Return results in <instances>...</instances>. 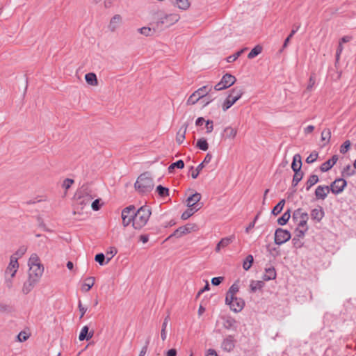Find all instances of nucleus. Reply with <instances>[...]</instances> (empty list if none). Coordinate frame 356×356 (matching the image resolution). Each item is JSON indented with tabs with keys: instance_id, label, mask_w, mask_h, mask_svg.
Returning a JSON list of instances; mask_svg holds the SVG:
<instances>
[{
	"instance_id": "nucleus-1",
	"label": "nucleus",
	"mask_w": 356,
	"mask_h": 356,
	"mask_svg": "<svg viewBox=\"0 0 356 356\" xmlns=\"http://www.w3.org/2000/svg\"><path fill=\"white\" fill-rule=\"evenodd\" d=\"M309 220L308 213L302 209H298L294 211L292 216V220L296 225V236L303 238L309 229L307 222Z\"/></svg>"
},
{
	"instance_id": "nucleus-2",
	"label": "nucleus",
	"mask_w": 356,
	"mask_h": 356,
	"mask_svg": "<svg viewBox=\"0 0 356 356\" xmlns=\"http://www.w3.org/2000/svg\"><path fill=\"white\" fill-rule=\"evenodd\" d=\"M28 266V277L39 282L44 273V266L37 254L33 253L30 256Z\"/></svg>"
},
{
	"instance_id": "nucleus-3",
	"label": "nucleus",
	"mask_w": 356,
	"mask_h": 356,
	"mask_svg": "<svg viewBox=\"0 0 356 356\" xmlns=\"http://www.w3.org/2000/svg\"><path fill=\"white\" fill-rule=\"evenodd\" d=\"M151 214V209L147 206H142L136 211H134V219H132L133 228L140 230L147 225Z\"/></svg>"
},
{
	"instance_id": "nucleus-4",
	"label": "nucleus",
	"mask_w": 356,
	"mask_h": 356,
	"mask_svg": "<svg viewBox=\"0 0 356 356\" xmlns=\"http://www.w3.org/2000/svg\"><path fill=\"white\" fill-rule=\"evenodd\" d=\"M19 265L17 261V257L15 256H11L10 258V262L5 271L6 284L8 288H11L13 286V280L19 269Z\"/></svg>"
},
{
	"instance_id": "nucleus-5",
	"label": "nucleus",
	"mask_w": 356,
	"mask_h": 356,
	"mask_svg": "<svg viewBox=\"0 0 356 356\" xmlns=\"http://www.w3.org/2000/svg\"><path fill=\"white\" fill-rule=\"evenodd\" d=\"M154 187L153 180L152 178L141 175L135 183V188L141 193H145L151 191Z\"/></svg>"
},
{
	"instance_id": "nucleus-6",
	"label": "nucleus",
	"mask_w": 356,
	"mask_h": 356,
	"mask_svg": "<svg viewBox=\"0 0 356 356\" xmlns=\"http://www.w3.org/2000/svg\"><path fill=\"white\" fill-rule=\"evenodd\" d=\"M243 95V90L241 88H234L222 105L224 111L234 105Z\"/></svg>"
},
{
	"instance_id": "nucleus-7",
	"label": "nucleus",
	"mask_w": 356,
	"mask_h": 356,
	"mask_svg": "<svg viewBox=\"0 0 356 356\" xmlns=\"http://www.w3.org/2000/svg\"><path fill=\"white\" fill-rule=\"evenodd\" d=\"M212 87L209 86H204L202 88H200L197 90H195L188 99L187 104L188 105H194L199 100L203 99L206 97L211 91Z\"/></svg>"
},
{
	"instance_id": "nucleus-8",
	"label": "nucleus",
	"mask_w": 356,
	"mask_h": 356,
	"mask_svg": "<svg viewBox=\"0 0 356 356\" xmlns=\"http://www.w3.org/2000/svg\"><path fill=\"white\" fill-rule=\"evenodd\" d=\"M135 211V207L134 205H130L127 207H125L122 211V223L124 227H127L132 223V219H134V214Z\"/></svg>"
},
{
	"instance_id": "nucleus-9",
	"label": "nucleus",
	"mask_w": 356,
	"mask_h": 356,
	"mask_svg": "<svg viewBox=\"0 0 356 356\" xmlns=\"http://www.w3.org/2000/svg\"><path fill=\"white\" fill-rule=\"evenodd\" d=\"M197 230V226L195 223H188L184 226L179 227L177 228L171 236H174L177 238L181 237L184 235L195 232Z\"/></svg>"
},
{
	"instance_id": "nucleus-10",
	"label": "nucleus",
	"mask_w": 356,
	"mask_h": 356,
	"mask_svg": "<svg viewBox=\"0 0 356 356\" xmlns=\"http://www.w3.org/2000/svg\"><path fill=\"white\" fill-rule=\"evenodd\" d=\"M92 199V195L88 193L80 191L76 195V204L79 207L78 209H83L86 206L90 204Z\"/></svg>"
},
{
	"instance_id": "nucleus-11",
	"label": "nucleus",
	"mask_w": 356,
	"mask_h": 356,
	"mask_svg": "<svg viewBox=\"0 0 356 356\" xmlns=\"http://www.w3.org/2000/svg\"><path fill=\"white\" fill-rule=\"evenodd\" d=\"M291 237V236L289 231L279 228L275 233V243L277 245H282L289 241Z\"/></svg>"
},
{
	"instance_id": "nucleus-12",
	"label": "nucleus",
	"mask_w": 356,
	"mask_h": 356,
	"mask_svg": "<svg viewBox=\"0 0 356 356\" xmlns=\"http://www.w3.org/2000/svg\"><path fill=\"white\" fill-rule=\"evenodd\" d=\"M123 23V17L120 14L114 15L110 19L108 24V29L110 32L117 31Z\"/></svg>"
},
{
	"instance_id": "nucleus-13",
	"label": "nucleus",
	"mask_w": 356,
	"mask_h": 356,
	"mask_svg": "<svg viewBox=\"0 0 356 356\" xmlns=\"http://www.w3.org/2000/svg\"><path fill=\"white\" fill-rule=\"evenodd\" d=\"M225 302L226 304L229 306L230 309L235 312L241 311L245 305L244 301L236 296L232 297V300L225 298Z\"/></svg>"
},
{
	"instance_id": "nucleus-14",
	"label": "nucleus",
	"mask_w": 356,
	"mask_h": 356,
	"mask_svg": "<svg viewBox=\"0 0 356 356\" xmlns=\"http://www.w3.org/2000/svg\"><path fill=\"white\" fill-rule=\"evenodd\" d=\"M179 19L180 17L178 14L170 13L161 16L159 18V22L163 25L170 26L177 22Z\"/></svg>"
},
{
	"instance_id": "nucleus-15",
	"label": "nucleus",
	"mask_w": 356,
	"mask_h": 356,
	"mask_svg": "<svg viewBox=\"0 0 356 356\" xmlns=\"http://www.w3.org/2000/svg\"><path fill=\"white\" fill-rule=\"evenodd\" d=\"M202 198V195L199 193H195L190 195L186 200L187 207L193 208V207L197 208V211L202 207V204L199 203Z\"/></svg>"
},
{
	"instance_id": "nucleus-16",
	"label": "nucleus",
	"mask_w": 356,
	"mask_h": 356,
	"mask_svg": "<svg viewBox=\"0 0 356 356\" xmlns=\"http://www.w3.org/2000/svg\"><path fill=\"white\" fill-rule=\"evenodd\" d=\"M346 184V181L343 179H337L332 183L330 189L334 194H339L344 190Z\"/></svg>"
},
{
	"instance_id": "nucleus-17",
	"label": "nucleus",
	"mask_w": 356,
	"mask_h": 356,
	"mask_svg": "<svg viewBox=\"0 0 356 356\" xmlns=\"http://www.w3.org/2000/svg\"><path fill=\"white\" fill-rule=\"evenodd\" d=\"M310 216L313 221L320 222L325 216V211L321 207L318 206L311 211Z\"/></svg>"
},
{
	"instance_id": "nucleus-18",
	"label": "nucleus",
	"mask_w": 356,
	"mask_h": 356,
	"mask_svg": "<svg viewBox=\"0 0 356 356\" xmlns=\"http://www.w3.org/2000/svg\"><path fill=\"white\" fill-rule=\"evenodd\" d=\"M238 134V129L232 126H227L224 128L222 138L224 140H234Z\"/></svg>"
},
{
	"instance_id": "nucleus-19",
	"label": "nucleus",
	"mask_w": 356,
	"mask_h": 356,
	"mask_svg": "<svg viewBox=\"0 0 356 356\" xmlns=\"http://www.w3.org/2000/svg\"><path fill=\"white\" fill-rule=\"evenodd\" d=\"M38 283V282L29 277H27V280L23 284L22 292L26 295L29 293L34 289V287Z\"/></svg>"
},
{
	"instance_id": "nucleus-20",
	"label": "nucleus",
	"mask_w": 356,
	"mask_h": 356,
	"mask_svg": "<svg viewBox=\"0 0 356 356\" xmlns=\"http://www.w3.org/2000/svg\"><path fill=\"white\" fill-rule=\"evenodd\" d=\"M330 189L327 186H318L315 191V195L318 200H324L330 193Z\"/></svg>"
},
{
	"instance_id": "nucleus-21",
	"label": "nucleus",
	"mask_w": 356,
	"mask_h": 356,
	"mask_svg": "<svg viewBox=\"0 0 356 356\" xmlns=\"http://www.w3.org/2000/svg\"><path fill=\"white\" fill-rule=\"evenodd\" d=\"M235 346V341L232 336H228L222 343V348L227 352L232 351Z\"/></svg>"
},
{
	"instance_id": "nucleus-22",
	"label": "nucleus",
	"mask_w": 356,
	"mask_h": 356,
	"mask_svg": "<svg viewBox=\"0 0 356 356\" xmlns=\"http://www.w3.org/2000/svg\"><path fill=\"white\" fill-rule=\"evenodd\" d=\"M93 331L89 332V327L87 325L83 326L79 335V341L89 340L93 337Z\"/></svg>"
},
{
	"instance_id": "nucleus-23",
	"label": "nucleus",
	"mask_w": 356,
	"mask_h": 356,
	"mask_svg": "<svg viewBox=\"0 0 356 356\" xmlns=\"http://www.w3.org/2000/svg\"><path fill=\"white\" fill-rule=\"evenodd\" d=\"M95 278L94 277H88L86 278L81 285V289L83 292L86 293L94 286Z\"/></svg>"
},
{
	"instance_id": "nucleus-24",
	"label": "nucleus",
	"mask_w": 356,
	"mask_h": 356,
	"mask_svg": "<svg viewBox=\"0 0 356 356\" xmlns=\"http://www.w3.org/2000/svg\"><path fill=\"white\" fill-rule=\"evenodd\" d=\"M338 156L337 155H334L332 159L327 160V161L322 163L321 165V170L322 172L328 171L337 161Z\"/></svg>"
},
{
	"instance_id": "nucleus-25",
	"label": "nucleus",
	"mask_w": 356,
	"mask_h": 356,
	"mask_svg": "<svg viewBox=\"0 0 356 356\" xmlns=\"http://www.w3.org/2000/svg\"><path fill=\"white\" fill-rule=\"evenodd\" d=\"M221 80L224 85L225 86V87L228 88L235 83L236 79L234 76L230 74H225L222 77Z\"/></svg>"
},
{
	"instance_id": "nucleus-26",
	"label": "nucleus",
	"mask_w": 356,
	"mask_h": 356,
	"mask_svg": "<svg viewBox=\"0 0 356 356\" xmlns=\"http://www.w3.org/2000/svg\"><path fill=\"white\" fill-rule=\"evenodd\" d=\"M302 167L301 156L300 154H296L293 156V162L291 163V168L294 172L300 171Z\"/></svg>"
},
{
	"instance_id": "nucleus-27",
	"label": "nucleus",
	"mask_w": 356,
	"mask_h": 356,
	"mask_svg": "<svg viewBox=\"0 0 356 356\" xmlns=\"http://www.w3.org/2000/svg\"><path fill=\"white\" fill-rule=\"evenodd\" d=\"M232 241V238L231 237H225L222 238L216 245L215 250L216 252H220L222 248L227 247L229 245Z\"/></svg>"
},
{
	"instance_id": "nucleus-28",
	"label": "nucleus",
	"mask_w": 356,
	"mask_h": 356,
	"mask_svg": "<svg viewBox=\"0 0 356 356\" xmlns=\"http://www.w3.org/2000/svg\"><path fill=\"white\" fill-rule=\"evenodd\" d=\"M85 79L87 83L92 86H97L98 85V80L97 76L93 72L88 73L85 75Z\"/></svg>"
},
{
	"instance_id": "nucleus-29",
	"label": "nucleus",
	"mask_w": 356,
	"mask_h": 356,
	"mask_svg": "<svg viewBox=\"0 0 356 356\" xmlns=\"http://www.w3.org/2000/svg\"><path fill=\"white\" fill-rule=\"evenodd\" d=\"M186 129V126L184 125L181 127L180 129L178 130L176 135V141L178 144H181L184 142L185 139Z\"/></svg>"
},
{
	"instance_id": "nucleus-30",
	"label": "nucleus",
	"mask_w": 356,
	"mask_h": 356,
	"mask_svg": "<svg viewBox=\"0 0 356 356\" xmlns=\"http://www.w3.org/2000/svg\"><path fill=\"white\" fill-rule=\"evenodd\" d=\"M275 277L276 272L274 268H268L265 270V273L263 275V280L264 281L274 280Z\"/></svg>"
},
{
	"instance_id": "nucleus-31",
	"label": "nucleus",
	"mask_w": 356,
	"mask_h": 356,
	"mask_svg": "<svg viewBox=\"0 0 356 356\" xmlns=\"http://www.w3.org/2000/svg\"><path fill=\"white\" fill-rule=\"evenodd\" d=\"M173 3L178 8L184 10H187L191 5L188 0H175Z\"/></svg>"
},
{
	"instance_id": "nucleus-32",
	"label": "nucleus",
	"mask_w": 356,
	"mask_h": 356,
	"mask_svg": "<svg viewBox=\"0 0 356 356\" xmlns=\"http://www.w3.org/2000/svg\"><path fill=\"white\" fill-rule=\"evenodd\" d=\"M239 287L237 284H232L227 293L226 298H227V300H232V297L236 296Z\"/></svg>"
},
{
	"instance_id": "nucleus-33",
	"label": "nucleus",
	"mask_w": 356,
	"mask_h": 356,
	"mask_svg": "<svg viewBox=\"0 0 356 356\" xmlns=\"http://www.w3.org/2000/svg\"><path fill=\"white\" fill-rule=\"evenodd\" d=\"M321 141L323 143V145L327 144L331 138V131L329 129H323L321 132Z\"/></svg>"
},
{
	"instance_id": "nucleus-34",
	"label": "nucleus",
	"mask_w": 356,
	"mask_h": 356,
	"mask_svg": "<svg viewBox=\"0 0 356 356\" xmlns=\"http://www.w3.org/2000/svg\"><path fill=\"white\" fill-rule=\"evenodd\" d=\"M263 50V48L261 45L258 44V45H256L252 50L248 54V58L249 59H252L254 58V57H256L257 56H258L259 54H260L261 53Z\"/></svg>"
},
{
	"instance_id": "nucleus-35",
	"label": "nucleus",
	"mask_w": 356,
	"mask_h": 356,
	"mask_svg": "<svg viewBox=\"0 0 356 356\" xmlns=\"http://www.w3.org/2000/svg\"><path fill=\"white\" fill-rule=\"evenodd\" d=\"M196 147L202 151H207L209 148V144L204 138H201L197 140Z\"/></svg>"
},
{
	"instance_id": "nucleus-36",
	"label": "nucleus",
	"mask_w": 356,
	"mask_h": 356,
	"mask_svg": "<svg viewBox=\"0 0 356 356\" xmlns=\"http://www.w3.org/2000/svg\"><path fill=\"white\" fill-rule=\"evenodd\" d=\"M318 181V177L316 175H311L307 181L306 189L309 191L314 185Z\"/></svg>"
},
{
	"instance_id": "nucleus-37",
	"label": "nucleus",
	"mask_w": 356,
	"mask_h": 356,
	"mask_svg": "<svg viewBox=\"0 0 356 356\" xmlns=\"http://www.w3.org/2000/svg\"><path fill=\"white\" fill-rule=\"evenodd\" d=\"M197 211V208H195L194 207L193 208L188 207V209L182 213L181 219L187 220Z\"/></svg>"
},
{
	"instance_id": "nucleus-38",
	"label": "nucleus",
	"mask_w": 356,
	"mask_h": 356,
	"mask_svg": "<svg viewBox=\"0 0 356 356\" xmlns=\"http://www.w3.org/2000/svg\"><path fill=\"white\" fill-rule=\"evenodd\" d=\"M184 163L182 160H179L173 163H172L169 167H168V172L170 173L172 172H173V170L177 168H179V169H182L184 168Z\"/></svg>"
},
{
	"instance_id": "nucleus-39",
	"label": "nucleus",
	"mask_w": 356,
	"mask_h": 356,
	"mask_svg": "<svg viewBox=\"0 0 356 356\" xmlns=\"http://www.w3.org/2000/svg\"><path fill=\"white\" fill-rule=\"evenodd\" d=\"M284 204H285L284 200H282L281 201H280V202L276 206L274 207V208L272 211L273 214L275 216H277V214H279L282 211Z\"/></svg>"
},
{
	"instance_id": "nucleus-40",
	"label": "nucleus",
	"mask_w": 356,
	"mask_h": 356,
	"mask_svg": "<svg viewBox=\"0 0 356 356\" xmlns=\"http://www.w3.org/2000/svg\"><path fill=\"white\" fill-rule=\"evenodd\" d=\"M264 285L263 281H252L250 283V289L252 291H256L258 289H261Z\"/></svg>"
},
{
	"instance_id": "nucleus-41",
	"label": "nucleus",
	"mask_w": 356,
	"mask_h": 356,
	"mask_svg": "<svg viewBox=\"0 0 356 356\" xmlns=\"http://www.w3.org/2000/svg\"><path fill=\"white\" fill-rule=\"evenodd\" d=\"M355 173V171L354 168H353L350 165L346 166L342 171V175L346 177H351L354 175Z\"/></svg>"
},
{
	"instance_id": "nucleus-42",
	"label": "nucleus",
	"mask_w": 356,
	"mask_h": 356,
	"mask_svg": "<svg viewBox=\"0 0 356 356\" xmlns=\"http://www.w3.org/2000/svg\"><path fill=\"white\" fill-rule=\"evenodd\" d=\"M156 192L161 197H165L169 195V190L168 188L163 187L162 186H158L156 187Z\"/></svg>"
},
{
	"instance_id": "nucleus-43",
	"label": "nucleus",
	"mask_w": 356,
	"mask_h": 356,
	"mask_svg": "<svg viewBox=\"0 0 356 356\" xmlns=\"http://www.w3.org/2000/svg\"><path fill=\"white\" fill-rule=\"evenodd\" d=\"M252 263H253V257L250 254L247 256V257L245 258V260L244 261V262L243 264V269L245 270H249L251 268Z\"/></svg>"
},
{
	"instance_id": "nucleus-44",
	"label": "nucleus",
	"mask_w": 356,
	"mask_h": 356,
	"mask_svg": "<svg viewBox=\"0 0 356 356\" xmlns=\"http://www.w3.org/2000/svg\"><path fill=\"white\" fill-rule=\"evenodd\" d=\"M247 49L244 48L237 52H236L234 54L229 56L227 58V61L228 63H232L235 61Z\"/></svg>"
},
{
	"instance_id": "nucleus-45",
	"label": "nucleus",
	"mask_w": 356,
	"mask_h": 356,
	"mask_svg": "<svg viewBox=\"0 0 356 356\" xmlns=\"http://www.w3.org/2000/svg\"><path fill=\"white\" fill-rule=\"evenodd\" d=\"M290 213L289 211H287V212H285L282 216V217H280L278 220H277V222L280 225H285L289 220L290 218Z\"/></svg>"
},
{
	"instance_id": "nucleus-46",
	"label": "nucleus",
	"mask_w": 356,
	"mask_h": 356,
	"mask_svg": "<svg viewBox=\"0 0 356 356\" xmlns=\"http://www.w3.org/2000/svg\"><path fill=\"white\" fill-rule=\"evenodd\" d=\"M168 323V320L166 318L162 324V329H161V337L162 341H163L166 339V337H167L166 327H167Z\"/></svg>"
},
{
	"instance_id": "nucleus-47",
	"label": "nucleus",
	"mask_w": 356,
	"mask_h": 356,
	"mask_svg": "<svg viewBox=\"0 0 356 356\" xmlns=\"http://www.w3.org/2000/svg\"><path fill=\"white\" fill-rule=\"evenodd\" d=\"M295 174L293 177V185L296 186L298 182L302 179L303 174L300 171L294 172Z\"/></svg>"
},
{
	"instance_id": "nucleus-48",
	"label": "nucleus",
	"mask_w": 356,
	"mask_h": 356,
	"mask_svg": "<svg viewBox=\"0 0 356 356\" xmlns=\"http://www.w3.org/2000/svg\"><path fill=\"white\" fill-rule=\"evenodd\" d=\"M118 251L115 248L111 247L109 250L106 252L107 261L106 264H108L111 259L117 254Z\"/></svg>"
},
{
	"instance_id": "nucleus-49",
	"label": "nucleus",
	"mask_w": 356,
	"mask_h": 356,
	"mask_svg": "<svg viewBox=\"0 0 356 356\" xmlns=\"http://www.w3.org/2000/svg\"><path fill=\"white\" fill-rule=\"evenodd\" d=\"M74 181L73 179L67 178V179H64V181H63L62 187L65 191H67L72 186V185L74 184Z\"/></svg>"
},
{
	"instance_id": "nucleus-50",
	"label": "nucleus",
	"mask_w": 356,
	"mask_h": 356,
	"mask_svg": "<svg viewBox=\"0 0 356 356\" xmlns=\"http://www.w3.org/2000/svg\"><path fill=\"white\" fill-rule=\"evenodd\" d=\"M30 335L28 332L25 331H22L17 335V339L20 342H23L26 341L29 338Z\"/></svg>"
},
{
	"instance_id": "nucleus-51",
	"label": "nucleus",
	"mask_w": 356,
	"mask_h": 356,
	"mask_svg": "<svg viewBox=\"0 0 356 356\" xmlns=\"http://www.w3.org/2000/svg\"><path fill=\"white\" fill-rule=\"evenodd\" d=\"M350 140H346L341 146L340 147V152L341 154H345L346 153L349 149H350Z\"/></svg>"
},
{
	"instance_id": "nucleus-52",
	"label": "nucleus",
	"mask_w": 356,
	"mask_h": 356,
	"mask_svg": "<svg viewBox=\"0 0 356 356\" xmlns=\"http://www.w3.org/2000/svg\"><path fill=\"white\" fill-rule=\"evenodd\" d=\"M205 127H206V133L211 134L214 128L213 122L212 120H208L205 122Z\"/></svg>"
},
{
	"instance_id": "nucleus-53",
	"label": "nucleus",
	"mask_w": 356,
	"mask_h": 356,
	"mask_svg": "<svg viewBox=\"0 0 356 356\" xmlns=\"http://www.w3.org/2000/svg\"><path fill=\"white\" fill-rule=\"evenodd\" d=\"M318 153L316 152H312L306 159V162L307 163H314L318 158Z\"/></svg>"
},
{
	"instance_id": "nucleus-54",
	"label": "nucleus",
	"mask_w": 356,
	"mask_h": 356,
	"mask_svg": "<svg viewBox=\"0 0 356 356\" xmlns=\"http://www.w3.org/2000/svg\"><path fill=\"white\" fill-rule=\"evenodd\" d=\"M78 308H79V311L80 312V318H82L87 312V307H84L82 305L81 301L79 300V303H78Z\"/></svg>"
},
{
	"instance_id": "nucleus-55",
	"label": "nucleus",
	"mask_w": 356,
	"mask_h": 356,
	"mask_svg": "<svg viewBox=\"0 0 356 356\" xmlns=\"http://www.w3.org/2000/svg\"><path fill=\"white\" fill-rule=\"evenodd\" d=\"M95 259L97 262H98L100 265H104L105 256L102 253H99L96 254Z\"/></svg>"
},
{
	"instance_id": "nucleus-56",
	"label": "nucleus",
	"mask_w": 356,
	"mask_h": 356,
	"mask_svg": "<svg viewBox=\"0 0 356 356\" xmlns=\"http://www.w3.org/2000/svg\"><path fill=\"white\" fill-rule=\"evenodd\" d=\"M235 325V321L233 318H228L226 320L224 326L226 329H231L234 327Z\"/></svg>"
},
{
	"instance_id": "nucleus-57",
	"label": "nucleus",
	"mask_w": 356,
	"mask_h": 356,
	"mask_svg": "<svg viewBox=\"0 0 356 356\" xmlns=\"http://www.w3.org/2000/svg\"><path fill=\"white\" fill-rule=\"evenodd\" d=\"M26 252V248L22 247L13 256H15L18 259V258L22 257L25 254Z\"/></svg>"
},
{
	"instance_id": "nucleus-58",
	"label": "nucleus",
	"mask_w": 356,
	"mask_h": 356,
	"mask_svg": "<svg viewBox=\"0 0 356 356\" xmlns=\"http://www.w3.org/2000/svg\"><path fill=\"white\" fill-rule=\"evenodd\" d=\"M138 31L140 34L148 36L151 33V29L149 27H142L138 29Z\"/></svg>"
},
{
	"instance_id": "nucleus-59",
	"label": "nucleus",
	"mask_w": 356,
	"mask_h": 356,
	"mask_svg": "<svg viewBox=\"0 0 356 356\" xmlns=\"http://www.w3.org/2000/svg\"><path fill=\"white\" fill-rule=\"evenodd\" d=\"M224 280L223 277H216L211 279V284L214 286L219 285Z\"/></svg>"
},
{
	"instance_id": "nucleus-60",
	"label": "nucleus",
	"mask_w": 356,
	"mask_h": 356,
	"mask_svg": "<svg viewBox=\"0 0 356 356\" xmlns=\"http://www.w3.org/2000/svg\"><path fill=\"white\" fill-rule=\"evenodd\" d=\"M296 30H292L291 31V32L289 34V35L284 40V44H283V48H286L288 46V44H289V43L290 42L291 38L296 33Z\"/></svg>"
},
{
	"instance_id": "nucleus-61",
	"label": "nucleus",
	"mask_w": 356,
	"mask_h": 356,
	"mask_svg": "<svg viewBox=\"0 0 356 356\" xmlns=\"http://www.w3.org/2000/svg\"><path fill=\"white\" fill-rule=\"evenodd\" d=\"M343 50V44H341V42H339V46H338V48L337 49V52H336V58H337V60H339V58H340V56L342 53Z\"/></svg>"
},
{
	"instance_id": "nucleus-62",
	"label": "nucleus",
	"mask_w": 356,
	"mask_h": 356,
	"mask_svg": "<svg viewBox=\"0 0 356 356\" xmlns=\"http://www.w3.org/2000/svg\"><path fill=\"white\" fill-rule=\"evenodd\" d=\"M91 207L94 211H98L100 209L99 200H95L91 204Z\"/></svg>"
},
{
	"instance_id": "nucleus-63",
	"label": "nucleus",
	"mask_w": 356,
	"mask_h": 356,
	"mask_svg": "<svg viewBox=\"0 0 356 356\" xmlns=\"http://www.w3.org/2000/svg\"><path fill=\"white\" fill-rule=\"evenodd\" d=\"M227 88L225 87V86L224 85V83H222V80H220V81L219 83H218L215 86H214V89L217 91H219V90H224V89H226Z\"/></svg>"
},
{
	"instance_id": "nucleus-64",
	"label": "nucleus",
	"mask_w": 356,
	"mask_h": 356,
	"mask_svg": "<svg viewBox=\"0 0 356 356\" xmlns=\"http://www.w3.org/2000/svg\"><path fill=\"white\" fill-rule=\"evenodd\" d=\"M212 159V155L210 153H208L206 156L204 157L203 161L202 162L204 163V165L209 163Z\"/></svg>"
}]
</instances>
